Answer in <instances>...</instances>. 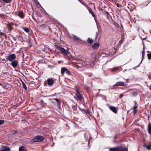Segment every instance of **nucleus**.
I'll return each mask as SVG.
<instances>
[{"mask_svg":"<svg viewBox=\"0 0 151 151\" xmlns=\"http://www.w3.org/2000/svg\"><path fill=\"white\" fill-rule=\"evenodd\" d=\"M87 41L89 44L92 43L93 42V40L91 38H88Z\"/></svg>","mask_w":151,"mask_h":151,"instance_id":"obj_21","label":"nucleus"},{"mask_svg":"<svg viewBox=\"0 0 151 151\" xmlns=\"http://www.w3.org/2000/svg\"><path fill=\"white\" fill-rule=\"evenodd\" d=\"M19 151H27V149L24 146H21L19 148Z\"/></svg>","mask_w":151,"mask_h":151,"instance_id":"obj_15","label":"nucleus"},{"mask_svg":"<svg viewBox=\"0 0 151 151\" xmlns=\"http://www.w3.org/2000/svg\"><path fill=\"white\" fill-rule=\"evenodd\" d=\"M147 55L148 59L151 60V53L150 52L149 54H148Z\"/></svg>","mask_w":151,"mask_h":151,"instance_id":"obj_29","label":"nucleus"},{"mask_svg":"<svg viewBox=\"0 0 151 151\" xmlns=\"http://www.w3.org/2000/svg\"><path fill=\"white\" fill-rule=\"evenodd\" d=\"M77 98L79 100H82L83 99V97L80 94H78L77 96Z\"/></svg>","mask_w":151,"mask_h":151,"instance_id":"obj_19","label":"nucleus"},{"mask_svg":"<svg viewBox=\"0 0 151 151\" xmlns=\"http://www.w3.org/2000/svg\"><path fill=\"white\" fill-rule=\"evenodd\" d=\"M79 109H80V110H81V111L82 110V109H81L80 107H79Z\"/></svg>","mask_w":151,"mask_h":151,"instance_id":"obj_47","label":"nucleus"},{"mask_svg":"<svg viewBox=\"0 0 151 151\" xmlns=\"http://www.w3.org/2000/svg\"><path fill=\"white\" fill-rule=\"evenodd\" d=\"M126 85H125L123 82L119 81L117 82L114 85V86H125Z\"/></svg>","mask_w":151,"mask_h":151,"instance_id":"obj_5","label":"nucleus"},{"mask_svg":"<svg viewBox=\"0 0 151 151\" xmlns=\"http://www.w3.org/2000/svg\"><path fill=\"white\" fill-rule=\"evenodd\" d=\"M120 148V146L117 147L113 148H109V151H119Z\"/></svg>","mask_w":151,"mask_h":151,"instance_id":"obj_7","label":"nucleus"},{"mask_svg":"<svg viewBox=\"0 0 151 151\" xmlns=\"http://www.w3.org/2000/svg\"><path fill=\"white\" fill-rule=\"evenodd\" d=\"M142 61L143 60V58H144V55H145V53H142Z\"/></svg>","mask_w":151,"mask_h":151,"instance_id":"obj_37","label":"nucleus"},{"mask_svg":"<svg viewBox=\"0 0 151 151\" xmlns=\"http://www.w3.org/2000/svg\"><path fill=\"white\" fill-rule=\"evenodd\" d=\"M13 39L14 40H15V41L16 40V39H15V38H14V37H13Z\"/></svg>","mask_w":151,"mask_h":151,"instance_id":"obj_50","label":"nucleus"},{"mask_svg":"<svg viewBox=\"0 0 151 151\" xmlns=\"http://www.w3.org/2000/svg\"><path fill=\"white\" fill-rule=\"evenodd\" d=\"M9 148L7 146H2L0 148V151H9Z\"/></svg>","mask_w":151,"mask_h":151,"instance_id":"obj_6","label":"nucleus"},{"mask_svg":"<svg viewBox=\"0 0 151 151\" xmlns=\"http://www.w3.org/2000/svg\"><path fill=\"white\" fill-rule=\"evenodd\" d=\"M109 108L110 110L114 113H116L117 112L116 108L115 107L113 106H109Z\"/></svg>","mask_w":151,"mask_h":151,"instance_id":"obj_8","label":"nucleus"},{"mask_svg":"<svg viewBox=\"0 0 151 151\" xmlns=\"http://www.w3.org/2000/svg\"><path fill=\"white\" fill-rule=\"evenodd\" d=\"M18 15L21 18H23L24 16L23 12L21 11L19 12Z\"/></svg>","mask_w":151,"mask_h":151,"instance_id":"obj_13","label":"nucleus"},{"mask_svg":"<svg viewBox=\"0 0 151 151\" xmlns=\"http://www.w3.org/2000/svg\"><path fill=\"white\" fill-rule=\"evenodd\" d=\"M147 129L149 133L151 134V124L150 122L148 124Z\"/></svg>","mask_w":151,"mask_h":151,"instance_id":"obj_12","label":"nucleus"},{"mask_svg":"<svg viewBox=\"0 0 151 151\" xmlns=\"http://www.w3.org/2000/svg\"><path fill=\"white\" fill-rule=\"evenodd\" d=\"M118 68H117V67H115V68H114L113 69V70H113V71H115L116 70H118Z\"/></svg>","mask_w":151,"mask_h":151,"instance_id":"obj_34","label":"nucleus"},{"mask_svg":"<svg viewBox=\"0 0 151 151\" xmlns=\"http://www.w3.org/2000/svg\"><path fill=\"white\" fill-rule=\"evenodd\" d=\"M80 2H81V1L80 0H78Z\"/></svg>","mask_w":151,"mask_h":151,"instance_id":"obj_53","label":"nucleus"},{"mask_svg":"<svg viewBox=\"0 0 151 151\" xmlns=\"http://www.w3.org/2000/svg\"><path fill=\"white\" fill-rule=\"evenodd\" d=\"M88 11L90 13L92 14V16L93 17H95V14L94 13L93 11L91 9H88Z\"/></svg>","mask_w":151,"mask_h":151,"instance_id":"obj_23","label":"nucleus"},{"mask_svg":"<svg viewBox=\"0 0 151 151\" xmlns=\"http://www.w3.org/2000/svg\"><path fill=\"white\" fill-rule=\"evenodd\" d=\"M110 17H111L109 15H108V16L107 17V18H109Z\"/></svg>","mask_w":151,"mask_h":151,"instance_id":"obj_48","label":"nucleus"},{"mask_svg":"<svg viewBox=\"0 0 151 151\" xmlns=\"http://www.w3.org/2000/svg\"><path fill=\"white\" fill-rule=\"evenodd\" d=\"M145 146L147 149L149 150H150L151 149V145H144Z\"/></svg>","mask_w":151,"mask_h":151,"instance_id":"obj_24","label":"nucleus"},{"mask_svg":"<svg viewBox=\"0 0 151 151\" xmlns=\"http://www.w3.org/2000/svg\"><path fill=\"white\" fill-rule=\"evenodd\" d=\"M56 47L57 50L60 51V52L61 53L63 54L67 55L68 53V52L63 47H62L58 46H56Z\"/></svg>","mask_w":151,"mask_h":151,"instance_id":"obj_1","label":"nucleus"},{"mask_svg":"<svg viewBox=\"0 0 151 151\" xmlns=\"http://www.w3.org/2000/svg\"><path fill=\"white\" fill-rule=\"evenodd\" d=\"M32 18L34 20H35L36 22H37V20L36 19H35V18H34V16H33V15H32Z\"/></svg>","mask_w":151,"mask_h":151,"instance_id":"obj_36","label":"nucleus"},{"mask_svg":"<svg viewBox=\"0 0 151 151\" xmlns=\"http://www.w3.org/2000/svg\"><path fill=\"white\" fill-rule=\"evenodd\" d=\"M9 59V57H8V59Z\"/></svg>","mask_w":151,"mask_h":151,"instance_id":"obj_55","label":"nucleus"},{"mask_svg":"<svg viewBox=\"0 0 151 151\" xmlns=\"http://www.w3.org/2000/svg\"><path fill=\"white\" fill-rule=\"evenodd\" d=\"M145 50H142V53H145Z\"/></svg>","mask_w":151,"mask_h":151,"instance_id":"obj_41","label":"nucleus"},{"mask_svg":"<svg viewBox=\"0 0 151 151\" xmlns=\"http://www.w3.org/2000/svg\"><path fill=\"white\" fill-rule=\"evenodd\" d=\"M17 132V131L15 130H13L12 132V134H15Z\"/></svg>","mask_w":151,"mask_h":151,"instance_id":"obj_35","label":"nucleus"},{"mask_svg":"<svg viewBox=\"0 0 151 151\" xmlns=\"http://www.w3.org/2000/svg\"><path fill=\"white\" fill-rule=\"evenodd\" d=\"M44 139V138L43 136L38 135L33 139V141L34 142H40L43 141Z\"/></svg>","mask_w":151,"mask_h":151,"instance_id":"obj_2","label":"nucleus"},{"mask_svg":"<svg viewBox=\"0 0 151 151\" xmlns=\"http://www.w3.org/2000/svg\"><path fill=\"white\" fill-rule=\"evenodd\" d=\"M145 50V47L144 45H143V50Z\"/></svg>","mask_w":151,"mask_h":151,"instance_id":"obj_43","label":"nucleus"},{"mask_svg":"<svg viewBox=\"0 0 151 151\" xmlns=\"http://www.w3.org/2000/svg\"><path fill=\"white\" fill-rule=\"evenodd\" d=\"M149 89H150V90H151V84L150 86L149 87Z\"/></svg>","mask_w":151,"mask_h":151,"instance_id":"obj_44","label":"nucleus"},{"mask_svg":"<svg viewBox=\"0 0 151 151\" xmlns=\"http://www.w3.org/2000/svg\"><path fill=\"white\" fill-rule=\"evenodd\" d=\"M40 101L42 103H43V100H41Z\"/></svg>","mask_w":151,"mask_h":151,"instance_id":"obj_45","label":"nucleus"},{"mask_svg":"<svg viewBox=\"0 0 151 151\" xmlns=\"http://www.w3.org/2000/svg\"><path fill=\"white\" fill-rule=\"evenodd\" d=\"M3 1L6 3H9V0H2Z\"/></svg>","mask_w":151,"mask_h":151,"instance_id":"obj_33","label":"nucleus"},{"mask_svg":"<svg viewBox=\"0 0 151 151\" xmlns=\"http://www.w3.org/2000/svg\"><path fill=\"white\" fill-rule=\"evenodd\" d=\"M66 73H67L68 75H70L71 74V73L70 71L68 69H67L65 72Z\"/></svg>","mask_w":151,"mask_h":151,"instance_id":"obj_28","label":"nucleus"},{"mask_svg":"<svg viewBox=\"0 0 151 151\" xmlns=\"http://www.w3.org/2000/svg\"><path fill=\"white\" fill-rule=\"evenodd\" d=\"M119 151H128V149L126 147H124L120 146V148Z\"/></svg>","mask_w":151,"mask_h":151,"instance_id":"obj_16","label":"nucleus"},{"mask_svg":"<svg viewBox=\"0 0 151 151\" xmlns=\"http://www.w3.org/2000/svg\"><path fill=\"white\" fill-rule=\"evenodd\" d=\"M76 91L77 92V93H78V94H80L79 91H78V90H76Z\"/></svg>","mask_w":151,"mask_h":151,"instance_id":"obj_39","label":"nucleus"},{"mask_svg":"<svg viewBox=\"0 0 151 151\" xmlns=\"http://www.w3.org/2000/svg\"><path fill=\"white\" fill-rule=\"evenodd\" d=\"M72 108L73 109V110L75 111H76L77 110V109L76 107V106L75 105H73L72 106Z\"/></svg>","mask_w":151,"mask_h":151,"instance_id":"obj_26","label":"nucleus"},{"mask_svg":"<svg viewBox=\"0 0 151 151\" xmlns=\"http://www.w3.org/2000/svg\"><path fill=\"white\" fill-rule=\"evenodd\" d=\"M82 110H83V111H84L87 114H89V111L88 110H86L85 109H83Z\"/></svg>","mask_w":151,"mask_h":151,"instance_id":"obj_30","label":"nucleus"},{"mask_svg":"<svg viewBox=\"0 0 151 151\" xmlns=\"http://www.w3.org/2000/svg\"><path fill=\"white\" fill-rule=\"evenodd\" d=\"M41 49H42V51H43L44 52H45V47L44 48H43V49L42 48Z\"/></svg>","mask_w":151,"mask_h":151,"instance_id":"obj_38","label":"nucleus"},{"mask_svg":"<svg viewBox=\"0 0 151 151\" xmlns=\"http://www.w3.org/2000/svg\"><path fill=\"white\" fill-rule=\"evenodd\" d=\"M11 24L10 23V31L12 29V28L11 27Z\"/></svg>","mask_w":151,"mask_h":151,"instance_id":"obj_40","label":"nucleus"},{"mask_svg":"<svg viewBox=\"0 0 151 151\" xmlns=\"http://www.w3.org/2000/svg\"><path fill=\"white\" fill-rule=\"evenodd\" d=\"M82 4H83V3L81 1V2H80Z\"/></svg>","mask_w":151,"mask_h":151,"instance_id":"obj_52","label":"nucleus"},{"mask_svg":"<svg viewBox=\"0 0 151 151\" xmlns=\"http://www.w3.org/2000/svg\"><path fill=\"white\" fill-rule=\"evenodd\" d=\"M11 63L10 64L14 68H16L18 64V61L17 60H15L11 61Z\"/></svg>","mask_w":151,"mask_h":151,"instance_id":"obj_3","label":"nucleus"},{"mask_svg":"<svg viewBox=\"0 0 151 151\" xmlns=\"http://www.w3.org/2000/svg\"><path fill=\"white\" fill-rule=\"evenodd\" d=\"M147 52H149H149H149V51H148Z\"/></svg>","mask_w":151,"mask_h":151,"instance_id":"obj_54","label":"nucleus"},{"mask_svg":"<svg viewBox=\"0 0 151 151\" xmlns=\"http://www.w3.org/2000/svg\"><path fill=\"white\" fill-rule=\"evenodd\" d=\"M137 105H135L133 107V114H136L137 112Z\"/></svg>","mask_w":151,"mask_h":151,"instance_id":"obj_17","label":"nucleus"},{"mask_svg":"<svg viewBox=\"0 0 151 151\" xmlns=\"http://www.w3.org/2000/svg\"><path fill=\"white\" fill-rule=\"evenodd\" d=\"M75 60L76 61L78 62L76 63H77L82 64L83 63V62L82 60L81 59L77 58Z\"/></svg>","mask_w":151,"mask_h":151,"instance_id":"obj_18","label":"nucleus"},{"mask_svg":"<svg viewBox=\"0 0 151 151\" xmlns=\"http://www.w3.org/2000/svg\"><path fill=\"white\" fill-rule=\"evenodd\" d=\"M128 80L129 79H127V80H126V83H128Z\"/></svg>","mask_w":151,"mask_h":151,"instance_id":"obj_42","label":"nucleus"},{"mask_svg":"<svg viewBox=\"0 0 151 151\" xmlns=\"http://www.w3.org/2000/svg\"><path fill=\"white\" fill-rule=\"evenodd\" d=\"M16 58V56L14 54H10V61L15 60Z\"/></svg>","mask_w":151,"mask_h":151,"instance_id":"obj_9","label":"nucleus"},{"mask_svg":"<svg viewBox=\"0 0 151 151\" xmlns=\"http://www.w3.org/2000/svg\"><path fill=\"white\" fill-rule=\"evenodd\" d=\"M22 84L23 86V88H24L25 90H27V86H26V84L23 81L22 82Z\"/></svg>","mask_w":151,"mask_h":151,"instance_id":"obj_25","label":"nucleus"},{"mask_svg":"<svg viewBox=\"0 0 151 151\" xmlns=\"http://www.w3.org/2000/svg\"><path fill=\"white\" fill-rule=\"evenodd\" d=\"M67 68L65 67H63L61 68V73L62 76L64 74L65 72H66Z\"/></svg>","mask_w":151,"mask_h":151,"instance_id":"obj_11","label":"nucleus"},{"mask_svg":"<svg viewBox=\"0 0 151 151\" xmlns=\"http://www.w3.org/2000/svg\"><path fill=\"white\" fill-rule=\"evenodd\" d=\"M23 29L24 31L28 33L29 32V29L27 27H23Z\"/></svg>","mask_w":151,"mask_h":151,"instance_id":"obj_20","label":"nucleus"},{"mask_svg":"<svg viewBox=\"0 0 151 151\" xmlns=\"http://www.w3.org/2000/svg\"><path fill=\"white\" fill-rule=\"evenodd\" d=\"M17 39L21 41L22 40V36L21 34H19L17 36Z\"/></svg>","mask_w":151,"mask_h":151,"instance_id":"obj_14","label":"nucleus"},{"mask_svg":"<svg viewBox=\"0 0 151 151\" xmlns=\"http://www.w3.org/2000/svg\"><path fill=\"white\" fill-rule=\"evenodd\" d=\"M148 77H149V79H151L150 78L149 76H148Z\"/></svg>","mask_w":151,"mask_h":151,"instance_id":"obj_51","label":"nucleus"},{"mask_svg":"<svg viewBox=\"0 0 151 151\" xmlns=\"http://www.w3.org/2000/svg\"><path fill=\"white\" fill-rule=\"evenodd\" d=\"M53 99L57 101V103L59 105V106L60 105V100L59 99L56 98V99Z\"/></svg>","mask_w":151,"mask_h":151,"instance_id":"obj_22","label":"nucleus"},{"mask_svg":"<svg viewBox=\"0 0 151 151\" xmlns=\"http://www.w3.org/2000/svg\"><path fill=\"white\" fill-rule=\"evenodd\" d=\"M4 120H0V125L2 124L4 122Z\"/></svg>","mask_w":151,"mask_h":151,"instance_id":"obj_31","label":"nucleus"},{"mask_svg":"<svg viewBox=\"0 0 151 151\" xmlns=\"http://www.w3.org/2000/svg\"><path fill=\"white\" fill-rule=\"evenodd\" d=\"M73 38L76 40H78L79 39V38L76 35H74L73 36Z\"/></svg>","mask_w":151,"mask_h":151,"instance_id":"obj_27","label":"nucleus"},{"mask_svg":"<svg viewBox=\"0 0 151 151\" xmlns=\"http://www.w3.org/2000/svg\"><path fill=\"white\" fill-rule=\"evenodd\" d=\"M47 81L49 85L52 86L53 84L54 80L52 78H48L47 80Z\"/></svg>","mask_w":151,"mask_h":151,"instance_id":"obj_4","label":"nucleus"},{"mask_svg":"<svg viewBox=\"0 0 151 151\" xmlns=\"http://www.w3.org/2000/svg\"><path fill=\"white\" fill-rule=\"evenodd\" d=\"M99 44L98 42H96L94 44V45L92 46V47L93 49H97L99 48Z\"/></svg>","mask_w":151,"mask_h":151,"instance_id":"obj_10","label":"nucleus"},{"mask_svg":"<svg viewBox=\"0 0 151 151\" xmlns=\"http://www.w3.org/2000/svg\"><path fill=\"white\" fill-rule=\"evenodd\" d=\"M134 103H135V105H137V102L136 101H134Z\"/></svg>","mask_w":151,"mask_h":151,"instance_id":"obj_46","label":"nucleus"},{"mask_svg":"<svg viewBox=\"0 0 151 151\" xmlns=\"http://www.w3.org/2000/svg\"><path fill=\"white\" fill-rule=\"evenodd\" d=\"M123 39L122 38L119 41L120 44H121L123 42Z\"/></svg>","mask_w":151,"mask_h":151,"instance_id":"obj_32","label":"nucleus"},{"mask_svg":"<svg viewBox=\"0 0 151 151\" xmlns=\"http://www.w3.org/2000/svg\"><path fill=\"white\" fill-rule=\"evenodd\" d=\"M120 96H121V98L123 96V95L121 94L120 95Z\"/></svg>","mask_w":151,"mask_h":151,"instance_id":"obj_49","label":"nucleus"}]
</instances>
